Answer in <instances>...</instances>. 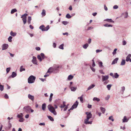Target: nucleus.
<instances>
[{
    "label": "nucleus",
    "instance_id": "obj_48",
    "mask_svg": "<svg viewBox=\"0 0 131 131\" xmlns=\"http://www.w3.org/2000/svg\"><path fill=\"white\" fill-rule=\"evenodd\" d=\"M28 15L27 14L25 13L23 15L21 16V18H24V17H26V16Z\"/></svg>",
    "mask_w": 131,
    "mask_h": 131
},
{
    "label": "nucleus",
    "instance_id": "obj_25",
    "mask_svg": "<svg viewBox=\"0 0 131 131\" xmlns=\"http://www.w3.org/2000/svg\"><path fill=\"white\" fill-rule=\"evenodd\" d=\"M31 17L29 16L28 18L27 22L29 24H30L31 23Z\"/></svg>",
    "mask_w": 131,
    "mask_h": 131
},
{
    "label": "nucleus",
    "instance_id": "obj_40",
    "mask_svg": "<svg viewBox=\"0 0 131 131\" xmlns=\"http://www.w3.org/2000/svg\"><path fill=\"white\" fill-rule=\"evenodd\" d=\"M108 119L110 120H111L112 122L114 121L113 116H110L108 118Z\"/></svg>",
    "mask_w": 131,
    "mask_h": 131
},
{
    "label": "nucleus",
    "instance_id": "obj_4",
    "mask_svg": "<svg viewBox=\"0 0 131 131\" xmlns=\"http://www.w3.org/2000/svg\"><path fill=\"white\" fill-rule=\"evenodd\" d=\"M37 58L40 61H42V59L45 58V55L44 53H41L40 55H38L37 56Z\"/></svg>",
    "mask_w": 131,
    "mask_h": 131
},
{
    "label": "nucleus",
    "instance_id": "obj_6",
    "mask_svg": "<svg viewBox=\"0 0 131 131\" xmlns=\"http://www.w3.org/2000/svg\"><path fill=\"white\" fill-rule=\"evenodd\" d=\"M78 104V102L77 101H76V102L73 104L70 109L69 110V111H70V110H73V109L76 108L77 107Z\"/></svg>",
    "mask_w": 131,
    "mask_h": 131
},
{
    "label": "nucleus",
    "instance_id": "obj_59",
    "mask_svg": "<svg viewBox=\"0 0 131 131\" xmlns=\"http://www.w3.org/2000/svg\"><path fill=\"white\" fill-rule=\"evenodd\" d=\"M39 125L40 126H44L45 125V124L44 123H40L39 124Z\"/></svg>",
    "mask_w": 131,
    "mask_h": 131
},
{
    "label": "nucleus",
    "instance_id": "obj_45",
    "mask_svg": "<svg viewBox=\"0 0 131 131\" xmlns=\"http://www.w3.org/2000/svg\"><path fill=\"white\" fill-rule=\"evenodd\" d=\"M12 37L11 36H10L8 38V41L10 42H11L12 41Z\"/></svg>",
    "mask_w": 131,
    "mask_h": 131
},
{
    "label": "nucleus",
    "instance_id": "obj_51",
    "mask_svg": "<svg viewBox=\"0 0 131 131\" xmlns=\"http://www.w3.org/2000/svg\"><path fill=\"white\" fill-rule=\"evenodd\" d=\"M10 68H7L6 69V71L7 73H8L10 70Z\"/></svg>",
    "mask_w": 131,
    "mask_h": 131
},
{
    "label": "nucleus",
    "instance_id": "obj_32",
    "mask_svg": "<svg viewBox=\"0 0 131 131\" xmlns=\"http://www.w3.org/2000/svg\"><path fill=\"white\" fill-rule=\"evenodd\" d=\"M42 15V16H44L46 15V11L44 9H43L42 11V12L41 13Z\"/></svg>",
    "mask_w": 131,
    "mask_h": 131
},
{
    "label": "nucleus",
    "instance_id": "obj_33",
    "mask_svg": "<svg viewBox=\"0 0 131 131\" xmlns=\"http://www.w3.org/2000/svg\"><path fill=\"white\" fill-rule=\"evenodd\" d=\"M23 66H21L20 67V72H22L23 71H24L25 70V69L24 68H23Z\"/></svg>",
    "mask_w": 131,
    "mask_h": 131
},
{
    "label": "nucleus",
    "instance_id": "obj_7",
    "mask_svg": "<svg viewBox=\"0 0 131 131\" xmlns=\"http://www.w3.org/2000/svg\"><path fill=\"white\" fill-rule=\"evenodd\" d=\"M102 81L103 82V84L104 85H106V81L104 82L106 80V76H102Z\"/></svg>",
    "mask_w": 131,
    "mask_h": 131
},
{
    "label": "nucleus",
    "instance_id": "obj_12",
    "mask_svg": "<svg viewBox=\"0 0 131 131\" xmlns=\"http://www.w3.org/2000/svg\"><path fill=\"white\" fill-rule=\"evenodd\" d=\"M17 75V74L15 72H13L12 73V74L11 75L8 77V78L9 79V78H11L12 77V78H14L15 77H16Z\"/></svg>",
    "mask_w": 131,
    "mask_h": 131
},
{
    "label": "nucleus",
    "instance_id": "obj_22",
    "mask_svg": "<svg viewBox=\"0 0 131 131\" xmlns=\"http://www.w3.org/2000/svg\"><path fill=\"white\" fill-rule=\"evenodd\" d=\"M49 28V25H47L46 27H44L43 29L44 30H43L44 31H47Z\"/></svg>",
    "mask_w": 131,
    "mask_h": 131
},
{
    "label": "nucleus",
    "instance_id": "obj_23",
    "mask_svg": "<svg viewBox=\"0 0 131 131\" xmlns=\"http://www.w3.org/2000/svg\"><path fill=\"white\" fill-rule=\"evenodd\" d=\"M73 76L71 75H69L68 78V79L69 80H72L73 78Z\"/></svg>",
    "mask_w": 131,
    "mask_h": 131
},
{
    "label": "nucleus",
    "instance_id": "obj_57",
    "mask_svg": "<svg viewBox=\"0 0 131 131\" xmlns=\"http://www.w3.org/2000/svg\"><path fill=\"white\" fill-rule=\"evenodd\" d=\"M4 97L6 99H8L9 98L7 94H5L4 96Z\"/></svg>",
    "mask_w": 131,
    "mask_h": 131
},
{
    "label": "nucleus",
    "instance_id": "obj_3",
    "mask_svg": "<svg viewBox=\"0 0 131 131\" xmlns=\"http://www.w3.org/2000/svg\"><path fill=\"white\" fill-rule=\"evenodd\" d=\"M59 66H58L56 68L54 67H51L50 68L47 72V73H51L53 72L56 70L57 68H59Z\"/></svg>",
    "mask_w": 131,
    "mask_h": 131
},
{
    "label": "nucleus",
    "instance_id": "obj_2",
    "mask_svg": "<svg viewBox=\"0 0 131 131\" xmlns=\"http://www.w3.org/2000/svg\"><path fill=\"white\" fill-rule=\"evenodd\" d=\"M36 77L33 75H31L28 78V82L29 83H32L34 82Z\"/></svg>",
    "mask_w": 131,
    "mask_h": 131
},
{
    "label": "nucleus",
    "instance_id": "obj_52",
    "mask_svg": "<svg viewBox=\"0 0 131 131\" xmlns=\"http://www.w3.org/2000/svg\"><path fill=\"white\" fill-rule=\"evenodd\" d=\"M10 121H9L8 122V127L9 128H10L12 127V124L10 123Z\"/></svg>",
    "mask_w": 131,
    "mask_h": 131
},
{
    "label": "nucleus",
    "instance_id": "obj_13",
    "mask_svg": "<svg viewBox=\"0 0 131 131\" xmlns=\"http://www.w3.org/2000/svg\"><path fill=\"white\" fill-rule=\"evenodd\" d=\"M129 119H127V118L126 116H124V117L122 119L123 122H127L128 121Z\"/></svg>",
    "mask_w": 131,
    "mask_h": 131
},
{
    "label": "nucleus",
    "instance_id": "obj_44",
    "mask_svg": "<svg viewBox=\"0 0 131 131\" xmlns=\"http://www.w3.org/2000/svg\"><path fill=\"white\" fill-rule=\"evenodd\" d=\"M125 88L124 86H122L121 88V91H122V93L123 94L125 90Z\"/></svg>",
    "mask_w": 131,
    "mask_h": 131
},
{
    "label": "nucleus",
    "instance_id": "obj_49",
    "mask_svg": "<svg viewBox=\"0 0 131 131\" xmlns=\"http://www.w3.org/2000/svg\"><path fill=\"white\" fill-rule=\"evenodd\" d=\"M0 90L1 91H3L4 90V86L1 85L0 86Z\"/></svg>",
    "mask_w": 131,
    "mask_h": 131
},
{
    "label": "nucleus",
    "instance_id": "obj_27",
    "mask_svg": "<svg viewBox=\"0 0 131 131\" xmlns=\"http://www.w3.org/2000/svg\"><path fill=\"white\" fill-rule=\"evenodd\" d=\"M66 102L65 101H63V105H61L60 106V107L61 108H63L65 106H66V105H65L66 104Z\"/></svg>",
    "mask_w": 131,
    "mask_h": 131
},
{
    "label": "nucleus",
    "instance_id": "obj_15",
    "mask_svg": "<svg viewBox=\"0 0 131 131\" xmlns=\"http://www.w3.org/2000/svg\"><path fill=\"white\" fill-rule=\"evenodd\" d=\"M118 59V58H116L115 59H114L113 60V61L112 63V64H114L117 63Z\"/></svg>",
    "mask_w": 131,
    "mask_h": 131
},
{
    "label": "nucleus",
    "instance_id": "obj_46",
    "mask_svg": "<svg viewBox=\"0 0 131 131\" xmlns=\"http://www.w3.org/2000/svg\"><path fill=\"white\" fill-rule=\"evenodd\" d=\"M112 86V85L111 84H108L107 85V88L108 90H110V88Z\"/></svg>",
    "mask_w": 131,
    "mask_h": 131
},
{
    "label": "nucleus",
    "instance_id": "obj_54",
    "mask_svg": "<svg viewBox=\"0 0 131 131\" xmlns=\"http://www.w3.org/2000/svg\"><path fill=\"white\" fill-rule=\"evenodd\" d=\"M90 68L92 70L93 72H95V68L92 67L91 66H90Z\"/></svg>",
    "mask_w": 131,
    "mask_h": 131
},
{
    "label": "nucleus",
    "instance_id": "obj_62",
    "mask_svg": "<svg viewBox=\"0 0 131 131\" xmlns=\"http://www.w3.org/2000/svg\"><path fill=\"white\" fill-rule=\"evenodd\" d=\"M99 71L100 72L101 74H104V72H103V71L102 70H100Z\"/></svg>",
    "mask_w": 131,
    "mask_h": 131
},
{
    "label": "nucleus",
    "instance_id": "obj_19",
    "mask_svg": "<svg viewBox=\"0 0 131 131\" xmlns=\"http://www.w3.org/2000/svg\"><path fill=\"white\" fill-rule=\"evenodd\" d=\"M70 89L72 91H75L77 87H74L73 86H70Z\"/></svg>",
    "mask_w": 131,
    "mask_h": 131
},
{
    "label": "nucleus",
    "instance_id": "obj_60",
    "mask_svg": "<svg viewBox=\"0 0 131 131\" xmlns=\"http://www.w3.org/2000/svg\"><path fill=\"white\" fill-rule=\"evenodd\" d=\"M102 50H101L97 49L96 50V53L101 52L102 51Z\"/></svg>",
    "mask_w": 131,
    "mask_h": 131
},
{
    "label": "nucleus",
    "instance_id": "obj_55",
    "mask_svg": "<svg viewBox=\"0 0 131 131\" xmlns=\"http://www.w3.org/2000/svg\"><path fill=\"white\" fill-rule=\"evenodd\" d=\"M99 66L100 67H102L103 66L102 63V62H100L99 63Z\"/></svg>",
    "mask_w": 131,
    "mask_h": 131
},
{
    "label": "nucleus",
    "instance_id": "obj_64",
    "mask_svg": "<svg viewBox=\"0 0 131 131\" xmlns=\"http://www.w3.org/2000/svg\"><path fill=\"white\" fill-rule=\"evenodd\" d=\"M49 74H47V73H46V74H45V75H44V77H46L49 76Z\"/></svg>",
    "mask_w": 131,
    "mask_h": 131
},
{
    "label": "nucleus",
    "instance_id": "obj_16",
    "mask_svg": "<svg viewBox=\"0 0 131 131\" xmlns=\"http://www.w3.org/2000/svg\"><path fill=\"white\" fill-rule=\"evenodd\" d=\"M131 57V54H129L126 57V61L128 62L129 61L130 59V58Z\"/></svg>",
    "mask_w": 131,
    "mask_h": 131
},
{
    "label": "nucleus",
    "instance_id": "obj_26",
    "mask_svg": "<svg viewBox=\"0 0 131 131\" xmlns=\"http://www.w3.org/2000/svg\"><path fill=\"white\" fill-rule=\"evenodd\" d=\"M22 20L24 24H25L26 23L27 19L26 17H24V18H22Z\"/></svg>",
    "mask_w": 131,
    "mask_h": 131
},
{
    "label": "nucleus",
    "instance_id": "obj_37",
    "mask_svg": "<svg viewBox=\"0 0 131 131\" xmlns=\"http://www.w3.org/2000/svg\"><path fill=\"white\" fill-rule=\"evenodd\" d=\"M23 115L22 113H20V114H18L17 115V117L18 118H23Z\"/></svg>",
    "mask_w": 131,
    "mask_h": 131
},
{
    "label": "nucleus",
    "instance_id": "obj_10",
    "mask_svg": "<svg viewBox=\"0 0 131 131\" xmlns=\"http://www.w3.org/2000/svg\"><path fill=\"white\" fill-rule=\"evenodd\" d=\"M86 114L87 115L86 118L89 119L92 116V114L91 112H86Z\"/></svg>",
    "mask_w": 131,
    "mask_h": 131
},
{
    "label": "nucleus",
    "instance_id": "obj_8",
    "mask_svg": "<svg viewBox=\"0 0 131 131\" xmlns=\"http://www.w3.org/2000/svg\"><path fill=\"white\" fill-rule=\"evenodd\" d=\"M33 59L32 60V62L34 64L36 65H38L37 61L36 60V58L35 56L33 57Z\"/></svg>",
    "mask_w": 131,
    "mask_h": 131
},
{
    "label": "nucleus",
    "instance_id": "obj_43",
    "mask_svg": "<svg viewBox=\"0 0 131 131\" xmlns=\"http://www.w3.org/2000/svg\"><path fill=\"white\" fill-rule=\"evenodd\" d=\"M117 50V48L115 49L114 50V51L112 53V54L113 55H114L116 54V51Z\"/></svg>",
    "mask_w": 131,
    "mask_h": 131
},
{
    "label": "nucleus",
    "instance_id": "obj_5",
    "mask_svg": "<svg viewBox=\"0 0 131 131\" xmlns=\"http://www.w3.org/2000/svg\"><path fill=\"white\" fill-rule=\"evenodd\" d=\"M23 109L25 110V112L27 113H30V111L31 110V107L29 106H25L24 107Z\"/></svg>",
    "mask_w": 131,
    "mask_h": 131
},
{
    "label": "nucleus",
    "instance_id": "obj_56",
    "mask_svg": "<svg viewBox=\"0 0 131 131\" xmlns=\"http://www.w3.org/2000/svg\"><path fill=\"white\" fill-rule=\"evenodd\" d=\"M113 25L112 24H109L108 23H107V27H112Z\"/></svg>",
    "mask_w": 131,
    "mask_h": 131
},
{
    "label": "nucleus",
    "instance_id": "obj_35",
    "mask_svg": "<svg viewBox=\"0 0 131 131\" xmlns=\"http://www.w3.org/2000/svg\"><path fill=\"white\" fill-rule=\"evenodd\" d=\"M17 10L16 8H14L12 10L11 12V13L13 14L15 12H16Z\"/></svg>",
    "mask_w": 131,
    "mask_h": 131
},
{
    "label": "nucleus",
    "instance_id": "obj_18",
    "mask_svg": "<svg viewBox=\"0 0 131 131\" xmlns=\"http://www.w3.org/2000/svg\"><path fill=\"white\" fill-rule=\"evenodd\" d=\"M114 23V22L111 19H107V23Z\"/></svg>",
    "mask_w": 131,
    "mask_h": 131
},
{
    "label": "nucleus",
    "instance_id": "obj_38",
    "mask_svg": "<svg viewBox=\"0 0 131 131\" xmlns=\"http://www.w3.org/2000/svg\"><path fill=\"white\" fill-rule=\"evenodd\" d=\"M71 17L72 16L69 13L67 14L66 16V17L68 19H70Z\"/></svg>",
    "mask_w": 131,
    "mask_h": 131
},
{
    "label": "nucleus",
    "instance_id": "obj_39",
    "mask_svg": "<svg viewBox=\"0 0 131 131\" xmlns=\"http://www.w3.org/2000/svg\"><path fill=\"white\" fill-rule=\"evenodd\" d=\"M44 26L43 25H42L40 26L39 27V29H40L42 31H43V30H44Z\"/></svg>",
    "mask_w": 131,
    "mask_h": 131
},
{
    "label": "nucleus",
    "instance_id": "obj_31",
    "mask_svg": "<svg viewBox=\"0 0 131 131\" xmlns=\"http://www.w3.org/2000/svg\"><path fill=\"white\" fill-rule=\"evenodd\" d=\"M83 95H82L80 97H78V99H80V101L82 103H83Z\"/></svg>",
    "mask_w": 131,
    "mask_h": 131
},
{
    "label": "nucleus",
    "instance_id": "obj_58",
    "mask_svg": "<svg viewBox=\"0 0 131 131\" xmlns=\"http://www.w3.org/2000/svg\"><path fill=\"white\" fill-rule=\"evenodd\" d=\"M118 8V7L117 5H115L113 7V8L114 9H117Z\"/></svg>",
    "mask_w": 131,
    "mask_h": 131
},
{
    "label": "nucleus",
    "instance_id": "obj_30",
    "mask_svg": "<svg viewBox=\"0 0 131 131\" xmlns=\"http://www.w3.org/2000/svg\"><path fill=\"white\" fill-rule=\"evenodd\" d=\"M123 15H125L124 18H127L128 17V13L127 12H125L123 14Z\"/></svg>",
    "mask_w": 131,
    "mask_h": 131
},
{
    "label": "nucleus",
    "instance_id": "obj_1",
    "mask_svg": "<svg viewBox=\"0 0 131 131\" xmlns=\"http://www.w3.org/2000/svg\"><path fill=\"white\" fill-rule=\"evenodd\" d=\"M54 107L51 105H49L48 106V108L49 111L53 115H56L57 113L55 110V109L58 108L56 104L54 105Z\"/></svg>",
    "mask_w": 131,
    "mask_h": 131
},
{
    "label": "nucleus",
    "instance_id": "obj_47",
    "mask_svg": "<svg viewBox=\"0 0 131 131\" xmlns=\"http://www.w3.org/2000/svg\"><path fill=\"white\" fill-rule=\"evenodd\" d=\"M68 23V22L66 21H64L62 22V23L64 25H66Z\"/></svg>",
    "mask_w": 131,
    "mask_h": 131
},
{
    "label": "nucleus",
    "instance_id": "obj_20",
    "mask_svg": "<svg viewBox=\"0 0 131 131\" xmlns=\"http://www.w3.org/2000/svg\"><path fill=\"white\" fill-rule=\"evenodd\" d=\"M95 86L94 84H92L89 86L88 88L87 91L90 90L93 88Z\"/></svg>",
    "mask_w": 131,
    "mask_h": 131
},
{
    "label": "nucleus",
    "instance_id": "obj_41",
    "mask_svg": "<svg viewBox=\"0 0 131 131\" xmlns=\"http://www.w3.org/2000/svg\"><path fill=\"white\" fill-rule=\"evenodd\" d=\"M93 100L94 101H97V102H99L100 101V99H99L98 98L96 97H94L93 98Z\"/></svg>",
    "mask_w": 131,
    "mask_h": 131
},
{
    "label": "nucleus",
    "instance_id": "obj_28",
    "mask_svg": "<svg viewBox=\"0 0 131 131\" xmlns=\"http://www.w3.org/2000/svg\"><path fill=\"white\" fill-rule=\"evenodd\" d=\"M89 45L88 43H86L85 44L83 45V47L84 49H86L88 47Z\"/></svg>",
    "mask_w": 131,
    "mask_h": 131
},
{
    "label": "nucleus",
    "instance_id": "obj_61",
    "mask_svg": "<svg viewBox=\"0 0 131 131\" xmlns=\"http://www.w3.org/2000/svg\"><path fill=\"white\" fill-rule=\"evenodd\" d=\"M91 39H90V38L89 39H88V43L89 44H90L91 42Z\"/></svg>",
    "mask_w": 131,
    "mask_h": 131
},
{
    "label": "nucleus",
    "instance_id": "obj_21",
    "mask_svg": "<svg viewBox=\"0 0 131 131\" xmlns=\"http://www.w3.org/2000/svg\"><path fill=\"white\" fill-rule=\"evenodd\" d=\"M125 60L122 59L120 65L121 66H123L125 65Z\"/></svg>",
    "mask_w": 131,
    "mask_h": 131
},
{
    "label": "nucleus",
    "instance_id": "obj_24",
    "mask_svg": "<svg viewBox=\"0 0 131 131\" xmlns=\"http://www.w3.org/2000/svg\"><path fill=\"white\" fill-rule=\"evenodd\" d=\"M100 109L102 113L104 114L105 111V109L102 107H100Z\"/></svg>",
    "mask_w": 131,
    "mask_h": 131
},
{
    "label": "nucleus",
    "instance_id": "obj_42",
    "mask_svg": "<svg viewBox=\"0 0 131 131\" xmlns=\"http://www.w3.org/2000/svg\"><path fill=\"white\" fill-rule=\"evenodd\" d=\"M63 46H64V44H61V45H60L59 46V48H60V49L63 50L64 49Z\"/></svg>",
    "mask_w": 131,
    "mask_h": 131
},
{
    "label": "nucleus",
    "instance_id": "obj_14",
    "mask_svg": "<svg viewBox=\"0 0 131 131\" xmlns=\"http://www.w3.org/2000/svg\"><path fill=\"white\" fill-rule=\"evenodd\" d=\"M28 97L29 99L32 101H33L34 99V96L31 95L30 94H29L28 95Z\"/></svg>",
    "mask_w": 131,
    "mask_h": 131
},
{
    "label": "nucleus",
    "instance_id": "obj_17",
    "mask_svg": "<svg viewBox=\"0 0 131 131\" xmlns=\"http://www.w3.org/2000/svg\"><path fill=\"white\" fill-rule=\"evenodd\" d=\"M46 108V105L45 103L43 104L42 106V108L43 111H45Z\"/></svg>",
    "mask_w": 131,
    "mask_h": 131
},
{
    "label": "nucleus",
    "instance_id": "obj_9",
    "mask_svg": "<svg viewBox=\"0 0 131 131\" xmlns=\"http://www.w3.org/2000/svg\"><path fill=\"white\" fill-rule=\"evenodd\" d=\"M89 119L88 118H86L85 119L84 121V123L85 124H92V121H89Z\"/></svg>",
    "mask_w": 131,
    "mask_h": 131
},
{
    "label": "nucleus",
    "instance_id": "obj_53",
    "mask_svg": "<svg viewBox=\"0 0 131 131\" xmlns=\"http://www.w3.org/2000/svg\"><path fill=\"white\" fill-rule=\"evenodd\" d=\"M20 119L19 120V121L20 122H23L24 121V119L23 118H20Z\"/></svg>",
    "mask_w": 131,
    "mask_h": 131
},
{
    "label": "nucleus",
    "instance_id": "obj_34",
    "mask_svg": "<svg viewBox=\"0 0 131 131\" xmlns=\"http://www.w3.org/2000/svg\"><path fill=\"white\" fill-rule=\"evenodd\" d=\"M48 118L52 121H54V119L53 118L50 116H47Z\"/></svg>",
    "mask_w": 131,
    "mask_h": 131
},
{
    "label": "nucleus",
    "instance_id": "obj_50",
    "mask_svg": "<svg viewBox=\"0 0 131 131\" xmlns=\"http://www.w3.org/2000/svg\"><path fill=\"white\" fill-rule=\"evenodd\" d=\"M127 42L125 40H123L122 42V44L123 45H125L126 44Z\"/></svg>",
    "mask_w": 131,
    "mask_h": 131
},
{
    "label": "nucleus",
    "instance_id": "obj_29",
    "mask_svg": "<svg viewBox=\"0 0 131 131\" xmlns=\"http://www.w3.org/2000/svg\"><path fill=\"white\" fill-rule=\"evenodd\" d=\"M10 35L14 37L16 36V33L15 32H14L12 31H11L10 32Z\"/></svg>",
    "mask_w": 131,
    "mask_h": 131
},
{
    "label": "nucleus",
    "instance_id": "obj_63",
    "mask_svg": "<svg viewBox=\"0 0 131 131\" xmlns=\"http://www.w3.org/2000/svg\"><path fill=\"white\" fill-rule=\"evenodd\" d=\"M64 107H65V108H64V111H66L67 110V108H68V106H66Z\"/></svg>",
    "mask_w": 131,
    "mask_h": 131
},
{
    "label": "nucleus",
    "instance_id": "obj_36",
    "mask_svg": "<svg viewBox=\"0 0 131 131\" xmlns=\"http://www.w3.org/2000/svg\"><path fill=\"white\" fill-rule=\"evenodd\" d=\"M119 76V75L117 73H115L114 74V78H117Z\"/></svg>",
    "mask_w": 131,
    "mask_h": 131
},
{
    "label": "nucleus",
    "instance_id": "obj_11",
    "mask_svg": "<svg viewBox=\"0 0 131 131\" xmlns=\"http://www.w3.org/2000/svg\"><path fill=\"white\" fill-rule=\"evenodd\" d=\"M8 47V45L7 44H4L2 46V50H5L7 49Z\"/></svg>",
    "mask_w": 131,
    "mask_h": 131
}]
</instances>
